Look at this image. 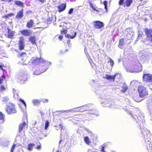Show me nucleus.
<instances>
[{"instance_id":"obj_12","label":"nucleus","mask_w":152,"mask_h":152,"mask_svg":"<svg viewBox=\"0 0 152 152\" xmlns=\"http://www.w3.org/2000/svg\"><path fill=\"white\" fill-rule=\"evenodd\" d=\"M79 108V107H77V108H74L73 109H70L69 110H67L65 111V112H66V113H68L69 112H72V111H73L74 112H78V111L82 112L85 110H86V108H81L80 110L78 109Z\"/></svg>"},{"instance_id":"obj_48","label":"nucleus","mask_w":152,"mask_h":152,"mask_svg":"<svg viewBox=\"0 0 152 152\" xmlns=\"http://www.w3.org/2000/svg\"><path fill=\"white\" fill-rule=\"evenodd\" d=\"M73 8L70 9L68 12V13L69 14H71L73 12Z\"/></svg>"},{"instance_id":"obj_64","label":"nucleus","mask_w":152,"mask_h":152,"mask_svg":"<svg viewBox=\"0 0 152 152\" xmlns=\"http://www.w3.org/2000/svg\"><path fill=\"white\" fill-rule=\"evenodd\" d=\"M151 120L152 121V116H151Z\"/></svg>"},{"instance_id":"obj_41","label":"nucleus","mask_w":152,"mask_h":152,"mask_svg":"<svg viewBox=\"0 0 152 152\" xmlns=\"http://www.w3.org/2000/svg\"><path fill=\"white\" fill-rule=\"evenodd\" d=\"M4 115L0 112V120H3L4 119Z\"/></svg>"},{"instance_id":"obj_47","label":"nucleus","mask_w":152,"mask_h":152,"mask_svg":"<svg viewBox=\"0 0 152 152\" xmlns=\"http://www.w3.org/2000/svg\"><path fill=\"white\" fill-rule=\"evenodd\" d=\"M0 90L1 91H2L5 90V88L3 86H2L0 87Z\"/></svg>"},{"instance_id":"obj_13","label":"nucleus","mask_w":152,"mask_h":152,"mask_svg":"<svg viewBox=\"0 0 152 152\" xmlns=\"http://www.w3.org/2000/svg\"><path fill=\"white\" fill-rule=\"evenodd\" d=\"M18 78L21 81H26L27 80V75L26 74L21 73L18 75Z\"/></svg>"},{"instance_id":"obj_25","label":"nucleus","mask_w":152,"mask_h":152,"mask_svg":"<svg viewBox=\"0 0 152 152\" xmlns=\"http://www.w3.org/2000/svg\"><path fill=\"white\" fill-rule=\"evenodd\" d=\"M48 68H45L44 70L42 71H41L40 72H39V71L38 70H37L36 71H35L34 73V75H40L42 73H43V72H45V71H46L47 69H48Z\"/></svg>"},{"instance_id":"obj_40","label":"nucleus","mask_w":152,"mask_h":152,"mask_svg":"<svg viewBox=\"0 0 152 152\" xmlns=\"http://www.w3.org/2000/svg\"><path fill=\"white\" fill-rule=\"evenodd\" d=\"M127 89V87L126 86H125L121 90V91L123 93H124Z\"/></svg>"},{"instance_id":"obj_50","label":"nucleus","mask_w":152,"mask_h":152,"mask_svg":"<svg viewBox=\"0 0 152 152\" xmlns=\"http://www.w3.org/2000/svg\"><path fill=\"white\" fill-rule=\"evenodd\" d=\"M42 101L44 102H48V99H43L42 100Z\"/></svg>"},{"instance_id":"obj_10","label":"nucleus","mask_w":152,"mask_h":152,"mask_svg":"<svg viewBox=\"0 0 152 152\" xmlns=\"http://www.w3.org/2000/svg\"><path fill=\"white\" fill-rule=\"evenodd\" d=\"M21 34L25 36H28L32 34V31L30 30L24 29L20 31Z\"/></svg>"},{"instance_id":"obj_51","label":"nucleus","mask_w":152,"mask_h":152,"mask_svg":"<svg viewBox=\"0 0 152 152\" xmlns=\"http://www.w3.org/2000/svg\"><path fill=\"white\" fill-rule=\"evenodd\" d=\"M88 58V61H89L90 64L91 65H92V63H93L92 59H91L90 58L89 59Z\"/></svg>"},{"instance_id":"obj_2","label":"nucleus","mask_w":152,"mask_h":152,"mask_svg":"<svg viewBox=\"0 0 152 152\" xmlns=\"http://www.w3.org/2000/svg\"><path fill=\"white\" fill-rule=\"evenodd\" d=\"M39 62L42 63L43 64H48L49 65H50L52 64L51 62H48V61H45L43 59L40 58H33L32 59V63L33 64H37Z\"/></svg>"},{"instance_id":"obj_57","label":"nucleus","mask_w":152,"mask_h":152,"mask_svg":"<svg viewBox=\"0 0 152 152\" xmlns=\"http://www.w3.org/2000/svg\"><path fill=\"white\" fill-rule=\"evenodd\" d=\"M63 38V36H60L59 37V38L61 40Z\"/></svg>"},{"instance_id":"obj_61","label":"nucleus","mask_w":152,"mask_h":152,"mask_svg":"<svg viewBox=\"0 0 152 152\" xmlns=\"http://www.w3.org/2000/svg\"><path fill=\"white\" fill-rule=\"evenodd\" d=\"M0 68L2 70H4V69H3L1 65H0Z\"/></svg>"},{"instance_id":"obj_59","label":"nucleus","mask_w":152,"mask_h":152,"mask_svg":"<svg viewBox=\"0 0 152 152\" xmlns=\"http://www.w3.org/2000/svg\"><path fill=\"white\" fill-rule=\"evenodd\" d=\"M3 79H1L0 78V84H1L2 83V82H3Z\"/></svg>"},{"instance_id":"obj_3","label":"nucleus","mask_w":152,"mask_h":152,"mask_svg":"<svg viewBox=\"0 0 152 152\" xmlns=\"http://www.w3.org/2000/svg\"><path fill=\"white\" fill-rule=\"evenodd\" d=\"M6 110L7 113L10 114L15 113L16 112L14 105L11 103H9L7 104Z\"/></svg>"},{"instance_id":"obj_23","label":"nucleus","mask_w":152,"mask_h":152,"mask_svg":"<svg viewBox=\"0 0 152 152\" xmlns=\"http://www.w3.org/2000/svg\"><path fill=\"white\" fill-rule=\"evenodd\" d=\"M147 148L148 151L150 152H152V144L151 142V143L147 144Z\"/></svg>"},{"instance_id":"obj_26","label":"nucleus","mask_w":152,"mask_h":152,"mask_svg":"<svg viewBox=\"0 0 152 152\" xmlns=\"http://www.w3.org/2000/svg\"><path fill=\"white\" fill-rule=\"evenodd\" d=\"M124 39H122L119 40L118 46L121 48H122L124 45Z\"/></svg>"},{"instance_id":"obj_52","label":"nucleus","mask_w":152,"mask_h":152,"mask_svg":"<svg viewBox=\"0 0 152 152\" xmlns=\"http://www.w3.org/2000/svg\"><path fill=\"white\" fill-rule=\"evenodd\" d=\"M39 2L42 3H43L45 2L46 0H38Z\"/></svg>"},{"instance_id":"obj_54","label":"nucleus","mask_w":152,"mask_h":152,"mask_svg":"<svg viewBox=\"0 0 152 152\" xmlns=\"http://www.w3.org/2000/svg\"><path fill=\"white\" fill-rule=\"evenodd\" d=\"M90 113L93 115H95L96 116H97L98 115L97 113L94 112Z\"/></svg>"},{"instance_id":"obj_11","label":"nucleus","mask_w":152,"mask_h":152,"mask_svg":"<svg viewBox=\"0 0 152 152\" xmlns=\"http://www.w3.org/2000/svg\"><path fill=\"white\" fill-rule=\"evenodd\" d=\"M117 75H120L119 74H116L113 76H110L107 74H106L103 77L110 80H113V81H114L116 76Z\"/></svg>"},{"instance_id":"obj_60","label":"nucleus","mask_w":152,"mask_h":152,"mask_svg":"<svg viewBox=\"0 0 152 152\" xmlns=\"http://www.w3.org/2000/svg\"><path fill=\"white\" fill-rule=\"evenodd\" d=\"M40 113H41V115L42 116V115H44V113H43V112H42V111H40Z\"/></svg>"},{"instance_id":"obj_42","label":"nucleus","mask_w":152,"mask_h":152,"mask_svg":"<svg viewBox=\"0 0 152 152\" xmlns=\"http://www.w3.org/2000/svg\"><path fill=\"white\" fill-rule=\"evenodd\" d=\"M90 6H91V7H92V8L94 10H95V11H97V12H98V10H97L95 7H94L93 4L91 3H90Z\"/></svg>"},{"instance_id":"obj_1","label":"nucleus","mask_w":152,"mask_h":152,"mask_svg":"<svg viewBox=\"0 0 152 152\" xmlns=\"http://www.w3.org/2000/svg\"><path fill=\"white\" fill-rule=\"evenodd\" d=\"M141 132L143 135L145 142L147 143H151L152 139V135L151 134L149 130L146 128H144L141 129Z\"/></svg>"},{"instance_id":"obj_7","label":"nucleus","mask_w":152,"mask_h":152,"mask_svg":"<svg viewBox=\"0 0 152 152\" xmlns=\"http://www.w3.org/2000/svg\"><path fill=\"white\" fill-rule=\"evenodd\" d=\"M25 42L23 37H21L19 38L18 43L19 47L20 50H22L24 49L25 46Z\"/></svg>"},{"instance_id":"obj_18","label":"nucleus","mask_w":152,"mask_h":152,"mask_svg":"<svg viewBox=\"0 0 152 152\" xmlns=\"http://www.w3.org/2000/svg\"><path fill=\"white\" fill-rule=\"evenodd\" d=\"M145 33L148 38H150L152 41V29L148 30L146 29Z\"/></svg>"},{"instance_id":"obj_46","label":"nucleus","mask_w":152,"mask_h":152,"mask_svg":"<svg viewBox=\"0 0 152 152\" xmlns=\"http://www.w3.org/2000/svg\"><path fill=\"white\" fill-rule=\"evenodd\" d=\"M124 0H120L119 2V5H122L124 3Z\"/></svg>"},{"instance_id":"obj_44","label":"nucleus","mask_w":152,"mask_h":152,"mask_svg":"<svg viewBox=\"0 0 152 152\" xmlns=\"http://www.w3.org/2000/svg\"><path fill=\"white\" fill-rule=\"evenodd\" d=\"M86 130L87 131V132H88V134H89L91 136L93 137V135L92 133L90 131H89L87 129H86Z\"/></svg>"},{"instance_id":"obj_49","label":"nucleus","mask_w":152,"mask_h":152,"mask_svg":"<svg viewBox=\"0 0 152 152\" xmlns=\"http://www.w3.org/2000/svg\"><path fill=\"white\" fill-rule=\"evenodd\" d=\"M142 32H139V34H138V36L137 37V39H138L142 37Z\"/></svg>"},{"instance_id":"obj_37","label":"nucleus","mask_w":152,"mask_h":152,"mask_svg":"<svg viewBox=\"0 0 152 152\" xmlns=\"http://www.w3.org/2000/svg\"><path fill=\"white\" fill-rule=\"evenodd\" d=\"M109 59H110L109 62L110 63V66H111V67L112 68L113 67V66L114 64V62L113 61V60L112 59H111V58H109Z\"/></svg>"},{"instance_id":"obj_16","label":"nucleus","mask_w":152,"mask_h":152,"mask_svg":"<svg viewBox=\"0 0 152 152\" xmlns=\"http://www.w3.org/2000/svg\"><path fill=\"white\" fill-rule=\"evenodd\" d=\"M23 16V9L21 10L19 12H18L16 16V18L20 20Z\"/></svg>"},{"instance_id":"obj_14","label":"nucleus","mask_w":152,"mask_h":152,"mask_svg":"<svg viewBox=\"0 0 152 152\" xmlns=\"http://www.w3.org/2000/svg\"><path fill=\"white\" fill-rule=\"evenodd\" d=\"M66 30H64V31H61V33H64L65 34V36L66 37L68 38H71V39H73L76 36V35L77 33L76 32L74 33V35H70L67 34H66Z\"/></svg>"},{"instance_id":"obj_15","label":"nucleus","mask_w":152,"mask_h":152,"mask_svg":"<svg viewBox=\"0 0 152 152\" xmlns=\"http://www.w3.org/2000/svg\"><path fill=\"white\" fill-rule=\"evenodd\" d=\"M7 37L10 39L12 38L15 35V31L9 29V28H7Z\"/></svg>"},{"instance_id":"obj_22","label":"nucleus","mask_w":152,"mask_h":152,"mask_svg":"<svg viewBox=\"0 0 152 152\" xmlns=\"http://www.w3.org/2000/svg\"><path fill=\"white\" fill-rule=\"evenodd\" d=\"M29 41L33 45L36 44V39L34 36H31L29 38Z\"/></svg>"},{"instance_id":"obj_55","label":"nucleus","mask_w":152,"mask_h":152,"mask_svg":"<svg viewBox=\"0 0 152 152\" xmlns=\"http://www.w3.org/2000/svg\"><path fill=\"white\" fill-rule=\"evenodd\" d=\"M70 40H68L67 41V44L69 46V45H70Z\"/></svg>"},{"instance_id":"obj_45","label":"nucleus","mask_w":152,"mask_h":152,"mask_svg":"<svg viewBox=\"0 0 152 152\" xmlns=\"http://www.w3.org/2000/svg\"><path fill=\"white\" fill-rule=\"evenodd\" d=\"M15 145H14L12 146L11 148V152H13V151L15 149Z\"/></svg>"},{"instance_id":"obj_9","label":"nucleus","mask_w":152,"mask_h":152,"mask_svg":"<svg viewBox=\"0 0 152 152\" xmlns=\"http://www.w3.org/2000/svg\"><path fill=\"white\" fill-rule=\"evenodd\" d=\"M94 26L96 28L100 29L104 26L103 23L99 21H95L93 22Z\"/></svg>"},{"instance_id":"obj_28","label":"nucleus","mask_w":152,"mask_h":152,"mask_svg":"<svg viewBox=\"0 0 152 152\" xmlns=\"http://www.w3.org/2000/svg\"><path fill=\"white\" fill-rule=\"evenodd\" d=\"M142 118L141 120H140L139 119V118H138V121H139V124L141 126V125L142 124H143V123L145 122V120L144 119V118L143 116H142Z\"/></svg>"},{"instance_id":"obj_62","label":"nucleus","mask_w":152,"mask_h":152,"mask_svg":"<svg viewBox=\"0 0 152 152\" xmlns=\"http://www.w3.org/2000/svg\"><path fill=\"white\" fill-rule=\"evenodd\" d=\"M68 49H66V50H65V52H64V53H66V52H68Z\"/></svg>"},{"instance_id":"obj_27","label":"nucleus","mask_w":152,"mask_h":152,"mask_svg":"<svg viewBox=\"0 0 152 152\" xmlns=\"http://www.w3.org/2000/svg\"><path fill=\"white\" fill-rule=\"evenodd\" d=\"M15 4L20 6L23 7V3L19 1H16L15 2Z\"/></svg>"},{"instance_id":"obj_39","label":"nucleus","mask_w":152,"mask_h":152,"mask_svg":"<svg viewBox=\"0 0 152 152\" xmlns=\"http://www.w3.org/2000/svg\"><path fill=\"white\" fill-rule=\"evenodd\" d=\"M106 145L104 144L101 146V151L103 152H106L104 150V148L106 146Z\"/></svg>"},{"instance_id":"obj_29","label":"nucleus","mask_w":152,"mask_h":152,"mask_svg":"<svg viewBox=\"0 0 152 152\" xmlns=\"http://www.w3.org/2000/svg\"><path fill=\"white\" fill-rule=\"evenodd\" d=\"M132 70H135V68H134L132 67H128L126 68V70L127 72H131V73H135L136 72H131V71Z\"/></svg>"},{"instance_id":"obj_63","label":"nucleus","mask_w":152,"mask_h":152,"mask_svg":"<svg viewBox=\"0 0 152 152\" xmlns=\"http://www.w3.org/2000/svg\"><path fill=\"white\" fill-rule=\"evenodd\" d=\"M2 77L3 78H4L5 79V77L4 75H3V76Z\"/></svg>"},{"instance_id":"obj_36","label":"nucleus","mask_w":152,"mask_h":152,"mask_svg":"<svg viewBox=\"0 0 152 152\" xmlns=\"http://www.w3.org/2000/svg\"><path fill=\"white\" fill-rule=\"evenodd\" d=\"M103 4L104 5V8L105 9L106 12H107V11L108 10L107 9V1H104L103 2Z\"/></svg>"},{"instance_id":"obj_58","label":"nucleus","mask_w":152,"mask_h":152,"mask_svg":"<svg viewBox=\"0 0 152 152\" xmlns=\"http://www.w3.org/2000/svg\"><path fill=\"white\" fill-rule=\"evenodd\" d=\"M59 127L61 128V130L63 129L62 125L61 124H60L59 125Z\"/></svg>"},{"instance_id":"obj_56","label":"nucleus","mask_w":152,"mask_h":152,"mask_svg":"<svg viewBox=\"0 0 152 152\" xmlns=\"http://www.w3.org/2000/svg\"><path fill=\"white\" fill-rule=\"evenodd\" d=\"M37 149L38 150L40 149H41V146H38L37 147Z\"/></svg>"},{"instance_id":"obj_20","label":"nucleus","mask_w":152,"mask_h":152,"mask_svg":"<svg viewBox=\"0 0 152 152\" xmlns=\"http://www.w3.org/2000/svg\"><path fill=\"white\" fill-rule=\"evenodd\" d=\"M20 56L21 58L22 59L23 61H25L26 59L27 56L25 53L23 52L20 54Z\"/></svg>"},{"instance_id":"obj_6","label":"nucleus","mask_w":152,"mask_h":152,"mask_svg":"<svg viewBox=\"0 0 152 152\" xmlns=\"http://www.w3.org/2000/svg\"><path fill=\"white\" fill-rule=\"evenodd\" d=\"M101 102L102 105L104 107L111 106L113 103L112 101L110 99H102Z\"/></svg>"},{"instance_id":"obj_53","label":"nucleus","mask_w":152,"mask_h":152,"mask_svg":"<svg viewBox=\"0 0 152 152\" xmlns=\"http://www.w3.org/2000/svg\"><path fill=\"white\" fill-rule=\"evenodd\" d=\"M129 113L133 117V118H135V117L134 116H133L132 115V113H131V111H129Z\"/></svg>"},{"instance_id":"obj_31","label":"nucleus","mask_w":152,"mask_h":152,"mask_svg":"<svg viewBox=\"0 0 152 152\" xmlns=\"http://www.w3.org/2000/svg\"><path fill=\"white\" fill-rule=\"evenodd\" d=\"M84 140L85 142L87 144H89L91 143L88 137H85L84 138Z\"/></svg>"},{"instance_id":"obj_32","label":"nucleus","mask_w":152,"mask_h":152,"mask_svg":"<svg viewBox=\"0 0 152 152\" xmlns=\"http://www.w3.org/2000/svg\"><path fill=\"white\" fill-rule=\"evenodd\" d=\"M34 145V144L31 143L28 145V149L29 151H31L32 150L33 147Z\"/></svg>"},{"instance_id":"obj_43","label":"nucleus","mask_w":152,"mask_h":152,"mask_svg":"<svg viewBox=\"0 0 152 152\" xmlns=\"http://www.w3.org/2000/svg\"><path fill=\"white\" fill-rule=\"evenodd\" d=\"M20 101L21 102H22V103L24 105L25 107H26V103H25L24 101L21 99H20Z\"/></svg>"},{"instance_id":"obj_33","label":"nucleus","mask_w":152,"mask_h":152,"mask_svg":"<svg viewBox=\"0 0 152 152\" xmlns=\"http://www.w3.org/2000/svg\"><path fill=\"white\" fill-rule=\"evenodd\" d=\"M32 102L34 104V105H37L39 104L40 103L41 101L39 100L34 99L33 100Z\"/></svg>"},{"instance_id":"obj_19","label":"nucleus","mask_w":152,"mask_h":152,"mask_svg":"<svg viewBox=\"0 0 152 152\" xmlns=\"http://www.w3.org/2000/svg\"><path fill=\"white\" fill-rule=\"evenodd\" d=\"M27 125L25 122H24L21 124H20L19 125V132H20L23 130L24 128H27Z\"/></svg>"},{"instance_id":"obj_38","label":"nucleus","mask_w":152,"mask_h":152,"mask_svg":"<svg viewBox=\"0 0 152 152\" xmlns=\"http://www.w3.org/2000/svg\"><path fill=\"white\" fill-rule=\"evenodd\" d=\"M9 99L7 97H5L3 99V101L5 103L8 102L9 101Z\"/></svg>"},{"instance_id":"obj_8","label":"nucleus","mask_w":152,"mask_h":152,"mask_svg":"<svg viewBox=\"0 0 152 152\" xmlns=\"http://www.w3.org/2000/svg\"><path fill=\"white\" fill-rule=\"evenodd\" d=\"M128 33L126 34L127 39L128 40L132 39L133 38V36L134 33L132 29L129 28L127 29Z\"/></svg>"},{"instance_id":"obj_17","label":"nucleus","mask_w":152,"mask_h":152,"mask_svg":"<svg viewBox=\"0 0 152 152\" xmlns=\"http://www.w3.org/2000/svg\"><path fill=\"white\" fill-rule=\"evenodd\" d=\"M138 67L137 68H135V70H132L131 71V72H138L141 71L142 69V67L141 64L139 63L138 65Z\"/></svg>"},{"instance_id":"obj_4","label":"nucleus","mask_w":152,"mask_h":152,"mask_svg":"<svg viewBox=\"0 0 152 152\" xmlns=\"http://www.w3.org/2000/svg\"><path fill=\"white\" fill-rule=\"evenodd\" d=\"M138 91L139 94V96L141 97H144L148 95V93L145 87L140 86L138 87Z\"/></svg>"},{"instance_id":"obj_5","label":"nucleus","mask_w":152,"mask_h":152,"mask_svg":"<svg viewBox=\"0 0 152 152\" xmlns=\"http://www.w3.org/2000/svg\"><path fill=\"white\" fill-rule=\"evenodd\" d=\"M143 80L147 83H152V75L151 74H145L143 75Z\"/></svg>"},{"instance_id":"obj_34","label":"nucleus","mask_w":152,"mask_h":152,"mask_svg":"<svg viewBox=\"0 0 152 152\" xmlns=\"http://www.w3.org/2000/svg\"><path fill=\"white\" fill-rule=\"evenodd\" d=\"M14 15L12 13H11L7 15H5L4 17H3V18H9L10 17H11L13 15Z\"/></svg>"},{"instance_id":"obj_35","label":"nucleus","mask_w":152,"mask_h":152,"mask_svg":"<svg viewBox=\"0 0 152 152\" xmlns=\"http://www.w3.org/2000/svg\"><path fill=\"white\" fill-rule=\"evenodd\" d=\"M49 125V123L48 121L47 120L45 122V129L46 130Z\"/></svg>"},{"instance_id":"obj_21","label":"nucleus","mask_w":152,"mask_h":152,"mask_svg":"<svg viewBox=\"0 0 152 152\" xmlns=\"http://www.w3.org/2000/svg\"><path fill=\"white\" fill-rule=\"evenodd\" d=\"M34 24L33 20H31L28 22L27 24V27L28 28H31Z\"/></svg>"},{"instance_id":"obj_24","label":"nucleus","mask_w":152,"mask_h":152,"mask_svg":"<svg viewBox=\"0 0 152 152\" xmlns=\"http://www.w3.org/2000/svg\"><path fill=\"white\" fill-rule=\"evenodd\" d=\"M66 7V5L64 4H63L58 7L59 11H63L65 10Z\"/></svg>"},{"instance_id":"obj_30","label":"nucleus","mask_w":152,"mask_h":152,"mask_svg":"<svg viewBox=\"0 0 152 152\" xmlns=\"http://www.w3.org/2000/svg\"><path fill=\"white\" fill-rule=\"evenodd\" d=\"M132 2V0H126L125 1V3L126 6L128 7L130 6Z\"/></svg>"}]
</instances>
